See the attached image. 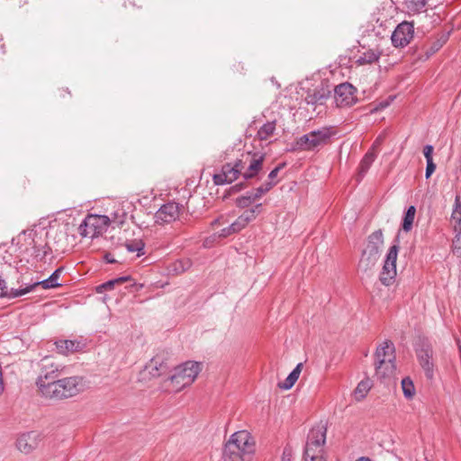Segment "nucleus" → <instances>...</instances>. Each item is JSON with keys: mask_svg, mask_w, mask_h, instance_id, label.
I'll list each match as a JSON object with an SVG mask.
<instances>
[{"mask_svg": "<svg viewBox=\"0 0 461 461\" xmlns=\"http://www.w3.org/2000/svg\"><path fill=\"white\" fill-rule=\"evenodd\" d=\"M256 451V442L247 430L233 433L223 449L224 461H251Z\"/></svg>", "mask_w": 461, "mask_h": 461, "instance_id": "f257e3e1", "label": "nucleus"}, {"mask_svg": "<svg viewBox=\"0 0 461 461\" xmlns=\"http://www.w3.org/2000/svg\"><path fill=\"white\" fill-rule=\"evenodd\" d=\"M85 389L84 378L69 376L59 378L55 383L48 384L42 390V396L50 400H63L73 397Z\"/></svg>", "mask_w": 461, "mask_h": 461, "instance_id": "f03ea898", "label": "nucleus"}, {"mask_svg": "<svg viewBox=\"0 0 461 461\" xmlns=\"http://www.w3.org/2000/svg\"><path fill=\"white\" fill-rule=\"evenodd\" d=\"M326 427L319 424L308 433L304 448V461H326L324 444L326 442Z\"/></svg>", "mask_w": 461, "mask_h": 461, "instance_id": "7ed1b4c3", "label": "nucleus"}, {"mask_svg": "<svg viewBox=\"0 0 461 461\" xmlns=\"http://www.w3.org/2000/svg\"><path fill=\"white\" fill-rule=\"evenodd\" d=\"M267 154L261 151H248L239 158L241 167V177L246 180H260L265 174L264 163Z\"/></svg>", "mask_w": 461, "mask_h": 461, "instance_id": "20e7f679", "label": "nucleus"}, {"mask_svg": "<svg viewBox=\"0 0 461 461\" xmlns=\"http://www.w3.org/2000/svg\"><path fill=\"white\" fill-rule=\"evenodd\" d=\"M376 375L380 378L392 376L395 370L394 346L392 342H384L383 346L376 348L375 351Z\"/></svg>", "mask_w": 461, "mask_h": 461, "instance_id": "39448f33", "label": "nucleus"}, {"mask_svg": "<svg viewBox=\"0 0 461 461\" xmlns=\"http://www.w3.org/2000/svg\"><path fill=\"white\" fill-rule=\"evenodd\" d=\"M201 371V364L194 361H186L185 363L175 368L174 375L170 380L176 391L190 385Z\"/></svg>", "mask_w": 461, "mask_h": 461, "instance_id": "423d86ee", "label": "nucleus"}, {"mask_svg": "<svg viewBox=\"0 0 461 461\" xmlns=\"http://www.w3.org/2000/svg\"><path fill=\"white\" fill-rule=\"evenodd\" d=\"M332 135L331 129L328 127L312 131L296 140V147L301 150H314L327 145Z\"/></svg>", "mask_w": 461, "mask_h": 461, "instance_id": "0eeeda50", "label": "nucleus"}, {"mask_svg": "<svg viewBox=\"0 0 461 461\" xmlns=\"http://www.w3.org/2000/svg\"><path fill=\"white\" fill-rule=\"evenodd\" d=\"M64 367L52 361L50 357H44L41 362V374L37 378L36 384L42 394V390L49 384L55 383L62 375Z\"/></svg>", "mask_w": 461, "mask_h": 461, "instance_id": "6e6552de", "label": "nucleus"}, {"mask_svg": "<svg viewBox=\"0 0 461 461\" xmlns=\"http://www.w3.org/2000/svg\"><path fill=\"white\" fill-rule=\"evenodd\" d=\"M110 219L105 215L89 214L78 227L82 237L95 238L100 235L109 225Z\"/></svg>", "mask_w": 461, "mask_h": 461, "instance_id": "1a4fd4ad", "label": "nucleus"}, {"mask_svg": "<svg viewBox=\"0 0 461 461\" xmlns=\"http://www.w3.org/2000/svg\"><path fill=\"white\" fill-rule=\"evenodd\" d=\"M394 243L390 247L386 258L380 274V281L384 285L389 286L393 284L396 276V260L400 249V240L397 237Z\"/></svg>", "mask_w": 461, "mask_h": 461, "instance_id": "9d476101", "label": "nucleus"}, {"mask_svg": "<svg viewBox=\"0 0 461 461\" xmlns=\"http://www.w3.org/2000/svg\"><path fill=\"white\" fill-rule=\"evenodd\" d=\"M414 37V24L412 22L403 21L399 23L391 36L392 44L395 48L407 46Z\"/></svg>", "mask_w": 461, "mask_h": 461, "instance_id": "9b49d317", "label": "nucleus"}, {"mask_svg": "<svg viewBox=\"0 0 461 461\" xmlns=\"http://www.w3.org/2000/svg\"><path fill=\"white\" fill-rule=\"evenodd\" d=\"M357 88L348 82L338 85L334 88V99L338 107H347L357 101Z\"/></svg>", "mask_w": 461, "mask_h": 461, "instance_id": "f8f14e48", "label": "nucleus"}, {"mask_svg": "<svg viewBox=\"0 0 461 461\" xmlns=\"http://www.w3.org/2000/svg\"><path fill=\"white\" fill-rule=\"evenodd\" d=\"M240 176H241V167L239 159H237L233 164H224L221 173L213 175L212 180L216 185H221L226 183H232Z\"/></svg>", "mask_w": 461, "mask_h": 461, "instance_id": "ddd939ff", "label": "nucleus"}, {"mask_svg": "<svg viewBox=\"0 0 461 461\" xmlns=\"http://www.w3.org/2000/svg\"><path fill=\"white\" fill-rule=\"evenodd\" d=\"M416 355L420 366L428 379H432L434 375V364L432 361L433 350L430 345L422 343L416 349Z\"/></svg>", "mask_w": 461, "mask_h": 461, "instance_id": "4468645a", "label": "nucleus"}, {"mask_svg": "<svg viewBox=\"0 0 461 461\" xmlns=\"http://www.w3.org/2000/svg\"><path fill=\"white\" fill-rule=\"evenodd\" d=\"M179 204L174 202L163 204L155 214V221L158 224L174 221L179 215Z\"/></svg>", "mask_w": 461, "mask_h": 461, "instance_id": "2eb2a0df", "label": "nucleus"}, {"mask_svg": "<svg viewBox=\"0 0 461 461\" xmlns=\"http://www.w3.org/2000/svg\"><path fill=\"white\" fill-rule=\"evenodd\" d=\"M41 441V434L37 431H29L22 434L16 441L17 448L25 454H29L36 449Z\"/></svg>", "mask_w": 461, "mask_h": 461, "instance_id": "dca6fc26", "label": "nucleus"}, {"mask_svg": "<svg viewBox=\"0 0 461 461\" xmlns=\"http://www.w3.org/2000/svg\"><path fill=\"white\" fill-rule=\"evenodd\" d=\"M63 271L64 267H60L57 268L47 279H44L42 281H37L32 285H26L24 288H23V290L25 292L26 294L33 291L39 285H41L43 289L58 288L61 286V284L59 283L58 281Z\"/></svg>", "mask_w": 461, "mask_h": 461, "instance_id": "f3484780", "label": "nucleus"}, {"mask_svg": "<svg viewBox=\"0 0 461 461\" xmlns=\"http://www.w3.org/2000/svg\"><path fill=\"white\" fill-rule=\"evenodd\" d=\"M167 359L166 354H158L146 365L145 369L151 376L158 377L165 374L169 368Z\"/></svg>", "mask_w": 461, "mask_h": 461, "instance_id": "a211bd4d", "label": "nucleus"}, {"mask_svg": "<svg viewBox=\"0 0 461 461\" xmlns=\"http://www.w3.org/2000/svg\"><path fill=\"white\" fill-rule=\"evenodd\" d=\"M330 90L323 86L307 91L304 101L311 105H323L330 96Z\"/></svg>", "mask_w": 461, "mask_h": 461, "instance_id": "6ab92c4d", "label": "nucleus"}, {"mask_svg": "<svg viewBox=\"0 0 461 461\" xmlns=\"http://www.w3.org/2000/svg\"><path fill=\"white\" fill-rule=\"evenodd\" d=\"M262 204L258 203L254 208L249 210H246L243 213H241L234 222L230 224V229L235 233L240 232L243 230L250 221L256 219L257 212H259Z\"/></svg>", "mask_w": 461, "mask_h": 461, "instance_id": "aec40b11", "label": "nucleus"}, {"mask_svg": "<svg viewBox=\"0 0 461 461\" xmlns=\"http://www.w3.org/2000/svg\"><path fill=\"white\" fill-rule=\"evenodd\" d=\"M384 245V234L382 230H377L372 232L367 237V244L364 251L368 253H372L375 255H379L381 252V249Z\"/></svg>", "mask_w": 461, "mask_h": 461, "instance_id": "412c9836", "label": "nucleus"}, {"mask_svg": "<svg viewBox=\"0 0 461 461\" xmlns=\"http://www.w3.org/2000/svg\"><path fill=\"white\" fill-rule=\"evenodd\" d=\"M379 258V255H375L363 250L358 263V270L364 274L369 275L376 265Z\"/></svg>", "mask_w": 461, "mask_h": 461, "instance_id": "4be33fe9", "label": "nucleus"}, {"mask_svg": "<svg viewBox=\"0 0 461 461\" xmlns=\"http://www.w3.org/2000/svg\"><path fill=\"white\" fill-rule=\"evenodd\" d=\"M376 156L377 153L375 150H374V149H370L365 154L358 166L357 181H360L365 176L371 165L376 158Z\"/></svg>", "mask_w": 461, "mask_h": 461, "instance_id": "5701e85b", "label": "nucleus"}, {"mask_svg": "<svg viewBox=\"0 0 461 461\" xmlns=\"http://www.w3.org/2000/svg\"><path fill=\"white\" fill-rule=\"evenodd\" d=\"M55 344L58 352L62 355H68L79 351L81 348V343L77 340H59Z\"/></svg>", "mask_w": 461, "mask_h": 461, "instance_id": "b1692460", "label": "nucleus"}, {"mask_svg": "<svg viewBox=\"0 0 461 461\" xmlns=\"http://www.w3.org/2000/svg\"><path fill=\"white\" fill-rule=\"evenodd\" d=\"M303 369V363L297 364L294 369L288 375L284 382L278 384V387L283 390L291 389L295 382L298 380Z\"/></svg>", "mask_w": 461, "mask_h": 461, "instance_id": "393cba45", "label": "nucleus"}, {"mask_svg": "<svg viewBox=\"0 0 461 461\" xmlns=\"http://www.w3.org/2000/svg\"><path fill=\"white\" fill-rule=\"evenodd\" d=\"M24 294H25V292L23 290V288L8 289L5 280L0 276V298L14 299V298H17L22 295H24Z\"/></svg>", "mask_w": 461, "mask_h": 461, "instance_id": "a878e982", "label": "nucleus"}, {"mask_svg": "<svg viewBox=\"0 0 461 461\" xmlns=\"http://www.w3.org/2000/svg\"><path fill=\"white\" fill-rule=\"evenodd\" d=\"M429 0H405V6L409 14H418L427 11Z\"/></svg>", "mask_w": 461, "mask_h": 461, "instance_id": "bb28decb", "label": "nucleus"}, {"mask_svg": "<svg viewBox=\"0 0 461 461\" xmlns=\"http://www.w3.org/2000/svg\"><path fill=\"white\" fill-rule=\"evenodd\" d=\"M131 281V277L130 276H124L121 277H117L107 282L103 283L102 285L96 287L97 293H103L104 291L113 290L115 286L124 284L126 282Z\"/></svg>", "mask_w": 461, "mask_h": 461, "instance_id": "cd10ccee", "label": "nucleus"}, {"mask_svg": "<svg viewBox=\"0 0 461 461\" xmlns=\"http://www.w3.org/2000/svg\"><path fill=\"white\" fill-rule=\"evenodd\" d=\"M276 129V121L267 122L258 129L257 132V138L259 140H267L274 135Z\"/></svg>", "mask_w": 461, "mask_h": 461, "instance_id": "c85d7f7f", "label": "nucleus"}, {"mask_svg": "<svg viewBox=\"0 0 461 461\" xmlns=\"http://www.w3.org/2000/svg\"><path fill=\"white\" fill-rule=\"evenodd\" d=\"M415 214L416 208L413 205L409 206L405 211L402 222V229L405 232H409L412 229Z\"/></svg>", "mask_w": 461, "mask_h": 461, "instance_id": "c756f323", "label": "nucleus"}, {"mask_svg": "<svg viewBox=\"0 0 461 461\" xmlns=\"http://www.w3.org/2000/svg\"><path fill=\"white\" fill-rule=\"evenodd\" d=\"M381 51L376 50H367L357 59V63L359 65L372 64L379 59Z\"/></svg>", "mask_w": 461, "mask_h": 461, "instance_id": "7c9ffc66", "label": "nucleus"}, {"mask_svg": "<svg viewBox=\"0 0 461 461\" xmlns=\"http://www.w3.org/2000/svg\"><path fill=\"white\" fill-rule=\"evenodd\" d=\"M372 387V383L369 379L362 380L358 383L354 390V396L357 401L363 400Z\"/></svg>", "mask_w": 461, "mask_h": 461, "instance_id": "2f4dec72", "label": "nucleus"}, {"mask_svg": "<svg viewBox=\"0 0 461 461\" xmlns=\"http://www.w3.org/2000/svg\"><path fill=\"white\" fill-rule=\"evenodd\" d=\"M33 243H34V246H33L34 252L33 253H34V257L37 259L43 260V259H45V258L48 255L50 254L51 249L47 244H44L41 246V244H38L35 240H33Z\"/></svg>", "mask_w": 461, "mask_h": 461, "instance_id": "473e14b6", "label": "nucleus"}, {"mask_svg": "<svg viewBox=\"0 0 461 461\" xmlns=\"http://www.w3.org/2000/svg\"><path fill=\"white\" fill-rule=\"evenodd\" d=\"M402 388L406 398L411 399L415 393L414 384L410 377L402 380Z\"/></svg>", "mask_w": 461, "mask_h": 461, "instance_id": "72a5a7b5", "label": "nucleus"}, {"mask_svg": "<svg viewBox=\"0 0 461 461\" xmlns=\"http://www.w3.org/2000/svg\"><path fill=\"white\" fill-rule=\"evenodd\" d=\"M144 243L141 240H133L125 244V247L129 252H137L138 256L144 254Z\"/></svg>", "mask_w": 461, "mask_h": 461, "instance_id": "f704fd0d", "label": "nucleus"}, {"mask_svg": "<svg viewBox=\"0 0 461 461\" xmlns=\"http://www.w3.org/2000/svg\"><path fill=\"white\" fill-rule=\"evenodd\" d=\"M255 202L254 197L250 192H247L245 195H240L236 198L235 203L240 208H247Z\"/></svg>", "mask_w": 461, "mask_h": 461, "instance_id": "c9c22d12", "label": "nucleus"}, {"mask_svg": "<svg viewBox=\"0 0 461 461\" xmlns=\"http://www.w3.org/2000/svg\"><path fill=\"white\" fill-rule=\"evenodd\" d=\"M191 267L189 259L179 260L174 264V269L178 272H184Z\"/></svg>", "mask_w": 461, "mask_h": 461, "instance_id": "e433bc0d", "label": "nucleus"}, {"mask_svg": "<svg viewBox=\"0 0 461 461\" xmlns=\"http://www.w3.org/2000/svg\"><path fill=\"white\" fill-rule=\"evenodd\" d=\"M452 251L457 257H461V237L460 234L456 236V240H453Z\"/></svg>", "mask_w": 461, "mask_h": 461, "instance_id": "4c0bfd02", "label": "nucleus"}, {"mask_svg": "<svg viewBox=\"0 0 461 461\" xmlns=\"http://www.w3.org/2000/svg\"><path fill=\"white\" fill-rule=\"evenodd\" d=\"M435 169H436V165L433 162V160L427 161L425 177L427 179H429L431 176V175L434 173Z\"/></svg>", "mask_w": 461, "mask_h": 461, "instance_id": "58836bf2", "label": "nucleus"}, {"mask_svg": "<svg viewBox=\"0 0 461 461\" xmlns=\"http://www.w3.org/2000/svg\"><path fill=\"white\" fill-rule=\"evenodd\" d=\"M284 166L285 164H279L273 170H271L267 176V179L270 181H276V178L277 177L279 171L284 167Z\"/></svg>", "mask_w": 461, "mask_h": 461, "instance_id": "ea45409f", "label": "nucleus"}, {"mask_svg": "<svg viewBox=\"0 0 461 461\" xmlns=\"http://www.w3.org/2000/svg\"><path fill=\"white\" fill-rule=\"evenodd\" d=\"M433 149H434V148L432 145H426L423 148V154H424V157L426 158V161L433 160V158H432Z\"/></svg>", "mask_w": 461, "mask_h": 461, "instance_id": "a19ab883", "label": "nucleus"}, {"mask_svg": "<svg viewBox=\"0 0 461 461\" xmlns=\"http://www.w3.org/2000/svg\"><path fill=\"white\" fill-rule=\"evenodd\" d=\"M252 196L254 197L255 201L260 199L264 194H266V191L259 185L258 188H256L253 191H250Z\"/></svg>", "mask_w": 461, "mask_h": 461, "instance_id": "79ce46f5", "label": "nucleus"}, {"mask_svg": "<svg viewBox=\"0 0 461 461\" xmlns=\"http://www.w3.org/2000/svg\"><path fill=\"white\" fill-rule=\"evenodd\" d=\"M277 184V181H270L267 179L263 184H261V187L266 191V193L269 192Z\"/></svg>", "mask_w": 461, "mask_h": 461, "instance_id": "37998d69", "label": "nucleus"}, {"mask_svg": "<svg viewBox=\"0 0 461 461\" xmlns=\"http://www.w3.org/2000/svg\"><path fill=\"white\" fill-rule=\"evenodd\" d=\"M235 232L232 231V229H230V225L227 228H224L222 230H221L220 233H219V237H221V238H226L231 234H234Z\"/></svg>", "mask_w": 461, "mask_h": 461, "instance_id": "c03bdc74", "label": "nucleus"}, {"mask_svg": "<svg viewBox=\"0 0 461 461\" xmlns=\"http://www.w3.org/2000/svg\"><path fill=\"white\" fill-rule=\"evenodd\" d=\"M451 218L457 223H461V210H453Z\"/></svg>", "mask_w": 461, "mask_h": 461, "instance_id": "a18cd8bd", "label": "nucleus"}, {"mask_svg": "<svg viewBox=\"0 0 461 461\" xmlns=\"http://www.w3.org/2000/svg\"><path fill=\"white\" fill-rule=\"evenodd\" d=\"M246 185L243 183L237 184L230 188V193L240 192L241 189L245 188Z\"/></svg>", "mask_w": 461, "mask_h": 461, "instance_id": "49530a36", "label": "nucleus"}, {"mask_svg": "<svg viewBox=\"0 0 461 461\" xmlns=\"http://www.w3.org/2000/svg\"><path fill=\"white\" fill-rule=\"evenodd\" d=\"M292 453L289 449H285L282 455V461H291Z\"/></svg>", "mask_w": 461, "mask_h": 461, "instance_id": "de8ad7c7", "label": "nucleus"}, {"mask_svg": "<svg viewBox=\"0 0 461 461\" xmlns=\"http://www.w3.org/2000/svg\"><path fill=\"white\" fill-rule=\"evenodd\" d=\"M104 258L107 263H110V264L116 262V260L114 259L113 256L111 253L104 254Z\"/></svg>", "mask_w": 461, "mask_h": 461, "instance_id": "09e8293b", "label": "nucleus"}, {"mask_svg": "<svg viewBox=\"0 0 461 461\" xmlns=\"http://www.w3.org/2000/svg\"><path fill=\"white\" fill-rule=\"evenodd\" d=\"M453 210H461V199H460V196H458V195L456 196Z\"/></svg>", "mask_w": 461, "mask_h": 461, "instance_id": "8fccbe9b", "label": "nucleus"}, {"mask_svg": "<svg viewBox=\"0 0 461 461\" xmlns=\"http://www.w3.org/2000/svg\"><path fill=\"white\" fill-rule=\"evenodd\" d=\"M2 39H0V41ZM6 53L5 45L4 43H0V60H2L3 57Z\"/></svg>", "mask_w": 461, "mask_h": 461, "instance_id": "3c124183", "label": "nucleus"}, {"mask_svg": "<svg viewBox=\"0 0 461 461\" xmlns=\"http://www.w3.org/2000/svg\"><path fill=\"white\" fill-rule=\"evenodd\" d=\"M380 142H381V139H380V138H377V139L375 140V141L374 142V144H373V146H372V148H371V149H374V150H375V148L380 144Z\"/></svg>", "mask_w": 461, "mask_h": 461, "instance_id": "603ef678", "label": "nucleus"}, {"mask_svg": "<svg viewBox=\"0 0 461 461\" xmlns=\"http://www.w3.org/2000/svg\"><path fill=\"white\" fill-rule=\"evenodd\" d=\"M356 461H373V460L366 456H361L358 459H357Z\"/></svg>", "mask_w": 461, "mask_h": 461, "instance_id": "864d4df0", "label": "nucleus"}, {"mask_svg": "<svg viewBox=\"0 0 461 461\" xmlns=\"http://www.w3.org/2000/svg\"><path fill=\"white\" fill-rule=\"evenodd\" d=\"M59 92H60L59 93L60 96H64L63 93H68V95H70V92L68 89H66V90L65 89H61V90H59Z\"/></svg>", "mask_w": 461, "mask_h": 461, "instance_id": "5fc2aeb1", "label": "nucleus"}, {"mask_svg": "<svg viewBox=\"0 0 461 461\" xmlns=\"http://www.w3.org/2000/svg\"><path fill=\"white\" fill-rule=\"evenodd\" d=\"M219 223H220L219 219H216V220H214V221L212 222V224L213 226H214V225H217V224H219Z\"/></svg>", "mask_w": 461, "mask_h": 461, "instance_id": "6e6d98bb", "label": "nucleus"}]
</instances>
